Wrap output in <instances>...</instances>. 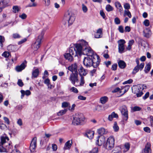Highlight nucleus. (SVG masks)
<instances>
[{
    "mask_svg": "<svg viewBox=\"0 0 153 153\" xmlns=\"http://www.w3.org/2000/svg\"><path fill=\"white\" fill-rule=\"evenodd\" d=\"M139 69L138 66H136L134 68L133 71L132 72V74H135L137 73L139 70Z\"/></svg>",
    "mask_w": 153,
    "mask_h": 153,
    "instance_id": "43",
    "label": "nucleus"
},
{
    "mask_svg": "<svg viewBox=\"0 0 153 153\" xmlns=\"http://www.w3.org/2000/svg\"><path fill=\"white\" fill-rule=\"evenodd\" d=\"M79 74L80 76H85L87 72L86 71L82 66L80 67L79 69Z\"/></svg>",
    "mask_w": 153,
    "mask_h": 153,
    "instance_id": "18",
    "label": "nucleus"
},
{
    "mask_svg": "<svg viewBox=\"0 0 153 153\" xmlns=\"http://www.w3.org/2000/svg\"><path fill=\"white\" fill-rule=\"evenodd\" d=\"M70 91L75 94H77L78 92V89L74 87H72L70 89Z\"/></svg>",
    "mask_w": 153,
    "mask_h": 153,
    "instance_id": "41",
    "label": "nucleus"
},
{
    "mask_svg": "<svg viewBox=\"0 0 153 153\" xmlns=\"http://www.w3.org/2000/svg\"><path fill=\"white\" fill-rule=\"evenodd\" d=\"M144 63L143 62L141 63L140 65L139 66V68L140 70H141L144 67Z\"/></svg>",
    "mask_w": 153,
    "mask_h": 153,
    "instance_id": "63",
    "label": "nucleus"
},
{
    "mask_svg": "<svg viewBox=\"0 0 153 153\" xmlns=\"http://www.w3.org/2000/svg\"><path fill=\"white\" fill-rule=\"evenodd\" d=\"M67 111V109H65L63 110L60 111L57 113V115L58 116H61L64 114Z\"/></svg>",
    "mask_w": 153,
    "mask_h": 153,
    "instance_id": "38",
    "label": "nucleus"
},
{
    "mask_svg": "<svg viewBox=\"0 0 153 153\" xmlns=\"http://www.w3.org/2000/svg\"><path fill=\"white\" fill-rule=\"evenodd\" d=\"M82 8L83 11L85 13H86L88 10V8L84 4H82Z\"/></svg>",
    "mask_w": 153,
    "mask_h": 153,
    "instance_id": "45",
    "label": "nucleus"
},
{
    "mask_svg": "<svg viewBox=\"0 0 153 153\" xmlns=\"http://www.w3.org/2000/svg\"><path fill=\"white\" fill-rule=\"evenodd\" d=\"M125 147L126 149V151H127L129 150L130 148V145L129 143H126L125 145Z\"/></svg>",
    "mask_w": 153,
    "mask_h": 153,
    "instance_id": "57",
    "label": "nucleus"
},
{
    "mask_svg": "<svg viewBox=\"0 0 153 153\" xmlns=\"http://www.w3.org/2000/svg\"><path fill=\"white\" fill-rule=\"evenodd\" d=\"M13 37L14 39L19 38H20L21 36L18 33H13Z\"/></svg>",
    "mask_w": 153,
    "mask_h": 153,
    "instance_id": "48",
    "label": "nucleus"
},
{
    "mask_svg": "<svg viewBox=\"0 0 153 153\" xmlns=\"http://www.w3.org/2000/svg\"><path fill=\"white\" fill-rule=\"evenodd\" d=\"M149 95V92H148L146 93L145 94V95L143 97V99L144 100L146 99L147 98Z\"/></svg>",
    "mask_w": 153,
    "mask_h": 153,
    "instance_id": "62",
    "label": "nucleus"
},
{
    "mask_svg": "<svg viewBox=\"0 0 153 153\" xmlns=\"http://www.w3.org/2000/svg\"><path fill=\"white\" fill-rule=\"evenodd\" d=\"M9 140L7 137H0V152H6L7 150L9 151L13 148L12 143H7Z\"/></svg>",
    "mask_w": 153,
    "mask_h": 153,
    "instance_id": "3",
    "label": "nucleus"
},
{
    "mask_svg": "<svg viewBox=\"0 0 153 153\" xmlns=\"http://www.w3.org/2000/svg\"><path fill=\"white\" fill-rule=\"evenodd\" d=\"M44 2V4L46 6H48L50 3V0H42Z\"/></svg>",
    "mask_w": 153,
    "mask_h": 153,
    "instance_id": "53",
    "label": "nucleus"
},
{
    "mask_svg": "<svg viewBox=\"0 0 153 153\" xmlns=\"http://www.w3.org/2000/svg\"><path fill=\"white\" fill-rule=\"evenodd\" d=\"M19 16L22 19H25L26 18L27 16L25 14L23 13L21 15H19Z\"/></svg>",
    "mask_w": 153,
    "mask_h": 153,
    "instance_id": "54",
    "label": "nucleus"
},
{
    "mask_svg": "<svg viewBox=\"0 0 153 153\" xmlns=\"http://www.w3.org/2000/svg\"><path fill=\"white\" fill-rule=\"evenodd\" d=\"M48 29V27L46 26L43 28L39 33L36 42L33 45V48L35 50H37L40 47L41 41L43 39L45 33Z\"/></svg>",
    "mask_w": 153,
    "mask_h": 153,
    "instance_id": "4",
    "label": "nucleus"
},
{
    "mask_svg": "<svg viewBox=\"0 0 153 153\" xmlns=\"http://www.w3.org/2000/svg\"><path fill=\"white\" fill-rule=\"evenodd\" d=\"M77 65L76 64H74L71 65L68 68V70L73 73H78L77 70Z\"/></svg>",
    "mask_w": 153,
    "mask_h": 153,
    "instance_id": "17",
    "label": "nucleus"
},
{
    "mask_svg": "<svg viewBox=\"0 0 153 153\" xmlns=\"http://www.w3.org/2000/svg\"><path fill=\"white\" fill-rule=\"evenodd\" d=\"M119 52L121 53L124 52L125 50L124 44L126 41L124 39H120L118 41Z\"/></svg>",
    "mask_w": 153,
    "mask_h": 153,
    "instance_id": "11",
    "label": "nucleus"
},
{
    "mask_svg": "<svg viewBox=\"0 0 153 153\" xmlns=\"http://www.w3.org/2000/svg\"><path fill=\"white\" fill-rule=\"evenodd\" d=\"M98 152V149L97 148H94L91 151L85 152L86 153H97Z\"/></svg>",
    "mask_w": 153,
    "mask_h": 153,
    "instance_id": "40",
    "label": "nucleus"
},
{
    "mask_svg": "<svg viewBox=\"0 0 153 153\" xmlns=\"http://www.w3.org/2000/svg\"><path fill=\"white\" fill-rule=\"evenodd\" d=\"M150 122L151 126L153 127V116H150Z\"/></svg>",
    "mask_w": 153,
    "mask_h": 153,
    "instance_id": "64",
    "label": "nucleus"
},
{
    "mask_svg": "<svg viewBox=\"0 0 153 153\" xmlns=\"http://www.w3.org/2000/svg\"><path fill=\"white\" fill-rule=\"evenodd\" d=\"M118 66L121 69H124L126 67V65L123 60H120L118 62Z\"/></svg>",
    "mask_w": 153,
    "mask_h": 153,
    "instance_id": "23",
    "label": "nucleus"
},
{
    "mask_svg": "<svg viewBox=\"0 0 153 153\" xmlns=\"http://www.w3.org/2000/svg\"><path fill=\"white\" fill-rule=\"evenodd\" d=\"M113 128L115 132H117L118 131L119 128L116 122H114V125L113 126Z\"/></svg>",
    "mask_w": 153,
    "mask_h": 153,
    "instance_id": "36",
    "label": "nucleus"
},
{
    "mask_svg": "<svg viewBox=\"0 0 153 153\" xmlns=\"http://www.w3.org/2000/svg\"><path fill=\"white\" fill-rule=\"evenodd\" d=\"M75 48L73 47H70L68 53L69 54L72 55H73L74 53H75V56H76L78 55H80L82 54V47L79 42V43L74 44Z\"/></svg>",
    "mask_w": 153,
    "mask_h": 153,
    "instance_id": "5",
    "label": "nucleus"
},
{
    "mask_svg": "<svg viewBox=\"0 0 153 153\" xmlns=\"http://www.w3.org/2000/svg\"><path fill=\"white\" fill-rule=\"evenodd\" d=\"M134 42V40H131L129 41L128 42V45L127 47L126 48V49L128 51H130L131 48V46Z\"/></svg>",
    "mask_w": 153,
    "mask_h": 153,
    "instance_id": "31",
    "label": "nucleus"
},
{
    "mask_svg": "<svg viewBox=\"0 0 153 153\" xmlns=\"http://www.w3.org/2000/svg\"><path fill=\"white\" fill-rule=\"evenodd\" d=\"M100 62L99 57H94L93 56H86L84 57L83 61L84 65L87 68L93 66L95 68L99 65Z\"/></svg>",
    "mask_w": 153,
    "mask_h": 153,
    "instance_id": "1",
    "label": "nucleus"
},
{
    "mask_svg": "<svg viewBox=\"0 0 153 153\" xmlns=\"http://www.w3.org/2000/svg\"><path fill=\"white\" fill-rule=\"evenodd\" d=\"M7 50L10 51H17L19 48L16 45H10L8 46Z\"/></svg>",
    "mask_w": 153,
    "mask_h": 153,
    "instance_id": "19",
    "label": "nucleus"
},
{
    "mask_svg": "<svg viewBox=\"0 0 153 153\" xmlns=\"http://www.w3.org/2000/svg\"><path fill=\"white\" fill-rule=\"evenodd\" d=\"M151 144L149 143H147L146 145L145 149L142 151V153H151Z\"/></svg>",
    "mask_w": 153,
    "mask_h": 153,
    "instance_id": "16",
    "label": "nucleus"
},
{
    "mask_svg": "<svg viewBox=\"0 0 153 153\" xmlns=\"http://www.w3.org/2000/svg\"><path fill=\"white\" fill-rule=\"evenodd\" d=\"M94 131H88L86 133V135L87 137L90 139H92L94 136Z\"/></svg>",
    "mask_w": 153,
    "mask_h": 153,
    "instance_id": "28",
    "label": "nucleus"
},
{
    "mask_svg": "<svg viewBox=\"0 0 153 153\" xmlns=\"http://www.w3.org/2000/svg\"><path fill=\"white\" fill-rule=\"evenodd\" d=\"M141 108L139 106H136L134 107L133 108V110L134 111H140L141 110Z\"/></svg>",
    "mask_w": 153,
    "mask_h": 153,
    "instance_id": "52",
    "label": "nucleus"
},
{
    "mask_svg": "<svg viewBox=\"0 0 153 153\" xmlns=\"http://www.w3.org/2000/svg\"><path fill=\"white\" fill-rule=\"evenodd\" d=\"M118 30L119 32L121 33H123L124 32L123 27V26L121 25L119 27Z\"/></svg>",
    "mask_w": 153,
    "mask_h": 153,
    "instance_id": "56",
    "label": "nucleus"
},
{
    "mask_svg": "<svg viewBox=\"0 0 153 153\" xmlns=\"http://www.w3.org/2000/svg\"><path fill=\"white\" fill-rule=\"evenodd\" d=\"M151 65L150 64H147L145 66L144 69V71L146 73H147L149 72L151 69Z\"/></svg>",
    "mask_w": 153,
    "mask_h": 153,
    "instance_id": "35",
    "label": "nucleus"
},
{
    "mask_svg": "<svg viewBox=\"0 0 153 153\" xmlns=\"http://www.w3.org/2000/svg\"><path fill=\"white\" fill-rule=\"evenodd\" d=\"M124 8L126 9V10H128L130 8V5L128 3H125L124 4Z\"/></svg>",
    "mask_w": 153,
    "mask_h": 153,
    "instance_id": "46",
    "label": "nucleus"
},
{
    "mask_svg": "<svg viewBox=\"0 0 153 153\" xmlns=\"http://www.w3.org/2000/svg\"><path fill=\"white\" fill-rule=\"evenodd\" d=\"M144 130L147 133H150L151 131L150 128L148 127H144L143 128Z\"/></svg>",
    "mask_w": 153,
    "mask_h": 153,
    "instance_id": "58",
    "label": "nucleus"
},
{
    "mask_svg": "<svg viewBox=\"0 0 153 153\" xmlns=\"http://www.w3.org/2000/svg\"><path fill=\"white\" fill-rule=\"evenodd\" d=\"M39 71L38 68L33 70L32 73V78H36L39 75Z\"/></svg>",
    "mask_w": 153,
    "mask_h": 153,
    "instance_id": "26",
    "label": "nucleus"
},
{
    "mask_svg": "<svg viewBox=\"0 0 153 153\" xmlns=\"http://www.w3.org/2000/svg\"><path fill=\"white\" fill-rule=\"evenodd\" d=\"M97 131L98 134L100 135L106 134L107 133V131L103 128H99L97 130Z\"/></svg>",
    "mask_w": 153,
    "mask_h": 153,
    "instance_id": "29",
    "label": "nucleus"
},
{
    "mask_svg": "<svg viewBox=\"0 0 153 153\" xmlns=\"http://www.w3.org/2000/svg\"><path fill=\"white\" fill-rule=\"evenodd\" d=\"M26 66V62L25 61L22 63L20 65L16 66L15 67V69L16 71L18 72H21L24 70Z\"/></svg>",
    "mask_w": 153,
    "mask_h": 153,
    "instance_id": "14",
    "label": "nucleus"
},
{
    "mask_svg": "<svg viewBox=\"0 0 153 153\" xmlns=\"http://www.w3.org/2000/svg\"><path fill=\"white\" fill-rule=\"evenodd\" d=\"M78 73H73L71 74L69 79L71 81V83L74 85L75 82L78 81Z\"/></svg>",
    "mask_w": 153,
    "mask_h": 153,
    "instance_id": "12",
    "label": "nucleus"
},
{
    "mask_svg": "<svg viewBox=\"0 0 153 153\" xmlns=\"http://www.w3.org/2000/svg\"><path fill=\"white\" fill-rule=\"evenodd\" d=\"M64 19L67 21L69 25H71L75 20L74 15L71 12H67L65 14Z\"/></svg>",
    "mask_w": 153,
    "mask_h": 153,
    "instance_id": "7",
    "label": "nucleus"
},
{
    "mask_svg": "<svg viewBox=\"0 0 153 153\" xmlns=\"http://www.w3.org/2000/svg\"><path fill=\"white\" fill-rule=\"evenodd\" d=\"M10 55V53L8 52H4L2 54V56H4L5 57H8Z\"/></svg>",
    "mask_w": 153,
    "mask_h": 153,
    "instance_id": "49",
    "label": "nucleus"
},
{
    "mask_svg": "<svg viewBox=\"0 0 153 153\" xmlns=\"http://www.w3.org/2000/svg\"><path fill=\"white\" fill-rule=\"evenodd\" d=\"M78 99L81 100H85L86 99V97H84L82 95H79L78 96Z\"/></svg>",
    "mask_w": 153,
    "mask_h": 153,
    "instance_id": "61",
    "label": "nucleus"
},
{
    "mask_svg": "<svg viewBox=\"0 0 153 153\" xmlns=\"http://www.w3.org/2000/svg\"><path fill=\"white\" fill-rule=\"evenodd\" d=\"M143 88L141 85H139L138 86L132 89V91L134 94H136L137 97H141L143 94L142 91L143 90Z\"/></svg>",
    "mask_w": 153,
    "mask_h": 153,
    "instance_id": "10",
    "label": "nucleus"
},
{
    "mask_svg": "<svg viewBox=\"0 0 153 153\" xmlns=\"http://www.w3.org/2000/svg\"><path fill=\"white\" fill-rule=\"evenodd\" d=\"M36 138L34 137L32 139L31 142L30 149L31 152H34L35 149L36 147Z\"/></svg>",
    "mask_w": 153,
    "mask_h": 153,
    "instance_id": "13",
    "label": "nucleus"
},
{
    "mask_svg": "<svg viewBox=\"0 0 153 153\" xmlns=\"http://www.w3.org/2000/svg\"><path fill=\"white\" fill-rule=\"evenodd\" d=\"M128 87L127 86H125L124 88H123L121 90V91H120V93H121L122 92H123L121 95H123L128 90V89L127 90V91H126V88Z\"/></svg>",
    "mask_w": 153,
    "mask_h": 153,
    "instance_id": "50",
    "label": "nucleus"
},
{
    "mask_svg": "<svg viewBox=\"0 0 153 153\" xmlns=\"http://www.w3.org/2000/svg\"><path fill=\"white\" fill-rule=\"evenodd\" d=\"M72 141L68 140L65 144L64 147V150H69L72 146Z\"/></svg>",
    "mask_w": 153,
    "mask_h": 153,
    "instance_id": "21",
    "label": "nucleus"
},
{
    "mask_svg": "<svg viewBox=\"0 0 153 153\" xmlns=\"http://www.w3.org/2000/svg\"><path fill=\"white\" fill-rule=\"evenodd\" d=\"M64 56L65 59L68 60L70 62H71L73 60L72 55L68 53H65L64 54Z\"/></svg>",
    "mask_w": 153,
    "mask_h": 153,
    "instance_id": "27",
    "label": "nucleus"
},
{
    "mask_svg": "<svg viewBox=\"0 0 153 153\" xmlns=\"http://www.w3.org/2000/svg\"><path fill=\"white\" fill-rule=\"evenodd\" d=\"M133 80L131 79H130L129 80L124 82L123 83V84H130L131 83L133 82Z\"/></svg>",
    "mask_w": 153,
    "mask_h": 153,
    "instance_id": "60",
    "label": "nucleus"
},
{
    "mask_svg": "<svg viewBox=\"0 0 153 153\" xmlns=\"http://www.w3.org/2000/svg\"><path fill=\"white\" fill-rule=\"evenodd\" d=\"M108 98L106 96H103L100 99V101L101 103L104 104L108 100Z\"/></svg>",
    "mask_w": 153,
    "mask_h": 153,
    "instance_id": "30",
    "label": "nucleus"
},
{
    "mask_svg": "<svg viewBox=\"0 0 153 153\" xmlns=\"http://www.w3.org/2000/svg\"><path fill=\"white\" fill-rule=\"evenodd\" d=\"M143 23L145 26H148L149 25V21L148 20L146 19L144 21Z\"/></svg>",
    "mask_w": 153,
    "mask_h": 153,
    "instance_id": "55",
    "label": "nucleus"
},
{
    "mask_svg": "<svg viewBox=\"0 0 153 153\" xmlns=\"http://www.w3.org/2000/svg\"><path fill=\"white\" fill-rule=\"evenodd\" d=\"M3 119L5 121V123H6L8 125L9 124L10 121L8 118L6 117H4Z\"/></svg>",
    "mask_w": 153,
    "mask_h": 153,
    "instance_id": "59",
    "label": "nucleus"
},
{
    "mask_svg": "<svg viewBox=\"0 0 153 153\" xmlns=\"http://www.w3.org/2000/svg\"><path fill=\"white\" fill-rule=\"evenodd\" d=\"M124 16H128L129 18H131V15L130 12L128 10H125L124 11V13L123 14Z\"/></svg>",
    "mask_w": 153,
    "mask_h": 153,
    "instance_id": "37",
    "label": "nucleus"
},
{
    "mask_svg": "<svg viewBox=\"0 0 153 153\" xmlns=\"http://www.w3.org/2000/svg\"><path fill=\"white\" fill-rule=\"evenodd\" d=\"M12 9L13 12L16 13H18L20 11V7L17 5L14 6L13 7Z\"/></svg>",
    "mask_w": 153,
    "mask_h": 153,
    "instance_id": "33",
    "label": "nucleus"
},
{
    "mask_svg": "<svg viewBox=\"0 0 153 153\" xmlns=\"http://www.w3.org/2000/svg\"><path fill=\"white\" fill-rule=\"evenodd\" d=\"M79 42L82 47V54L86 55V56H93L94 57L98 56L96 53H94L93 50L89 46H88V43L86 41L82 39L79 40Z\"/></svg>",
    "mask_w": 153,
    "mask_h": 153,
    "instance_id": "2",
    "label": "nucleus"
},
{
    "mask_svg": "<svg viewBox=\"0 0 153 153\" xmlns=\"http://www.w3.org/2000/svg\"><path fill=\"white\" fill-rule=\"evenodd\" d=\"M105 9L108 12L112 11L113 10V7L109 4H108L106 6Z\"/></svg>",
    "mask_w": 153,
    "mask_h": 153,
    "instance_id": "39",
    "label": "nucleus"
},
{
    "mask_svg": "<svg viewBox=\"0 0 153 153\" xmlns=\"http://www.w3.org/2000/svg\"><path fill=\"white\" fill-rule=\"evenodd\" d=\"M80 82L79 86H83L85 83L84 77L83 76H81L80 79Z\"/></svg>",
    "mask_w": 153,
    "mask_h": 153,
    "instance_id": "42",
    "label": "nucleus"
},
{
    "mask_svg": "<svg viewBox=\"0 0 153 153\" xmlns=\"http://www.w3.org/2000/svg\"><path fill=\"white\" fill-rule=\"evenodd\" d=\"M86 122V120L82 113L76 114L74 117L72 123L74 125H82Z\"/></svg>",
    "mask_w": 153,
    "mask_h": 153,
    "instance_id": "6",
    "label": "nucleus"
},
{
    "mask_svg": "<svg viewBox=\"0 0 153 153\" xmlns=\"http://www.w3.org/2000/svg\"><path fill=\"white\" fill-rule=\"evenodd\" d=\"M114 22L117 25H119L120 24V21L118 17H116L114 19Z\"/></svg>",
    "mask_w": 153,
    "mask_h": 153,
    "instance_id": "51",
    "label": "nucleus"
},
{
    "mask_svg": "<svg viewBox=\"0 0 153 153\" xmlns=\"http://www.w3.org/2000/svg\"><path fill=\"white\" fill-rule=\"evenodd\" d=\"M115 5L116 7L120 13H122L123 12V10L120 3L118 1L115 3Z\"/></svg>",
    "mask_w": 153,
    "mask_h": 153,
    "instance_id": "22",
    "label": "nucleus"
},
{
    "mask_svg": "<svg viewBox=\"0 0 153 153\" xmlns=\"http://www.w3.org/2000/svg\"><path fill=\"white\" fill-rule=\"evenodd\" d=\"M70 104L67 102H64L62 103V108H66Z\"/></svg>",
    "mask_w": 153,
    "mask_h": 153,
    "instance_id": "44",
    "label": "nucleus"
},
{
    "mask_svg": "<svg viewBox=\"0 0 153 153\" xmlns=\"http://www.w3.org/2000/svg\"><path fill=\"white\" fill-rule=\"evenodd\" d=\"M111 153H121L120 147L118 146L116 147L112 151Z\"/></svg>",
    "mask_w": 153,
    "mask_h": 153,
    "instance_id": "34",
    "label": "nucleus"
},
{
    "mask_svg": "<svg viewBox=\"0 0 153 153\" xmlns=\"http://www.w3.org/2000/svg\"><path fill=\"white\" fill-rule=\"evenodd\" d=\"M114 139L113 136H110L107 139L105 145L106 149L111 150L114 146Z\"/></svg>",
    "mask_w": 153,
    "mask_h": 153,
    "instance_id": "8",
    "label": "nucleus"
},
{
    "mask_svg": "<svg viewBox=\"0 0 153 153\" xmlns=\"http://www.w3.org/2000/svg\"><path fill=\"white\" fill-rule=\"evenodd\" d=\"M17 84L21 87L23 86L24 85L23 83L22 82V80L21 79H19L18 80Z\"/></svg>",
    "mask_w": 153,
    "mask_h": 153,
    "instance_id": "47",
    "label": "nucleus"
},
{
    "mask_svg": "<svg viewBox=\"0 0 153 153\" xmlns=\"http://www.w3.org/2000/svg\"><path fill=\"white\" fill-rule=\"evenodd\" d=\"M30 1L32 3H30L28 4L27 7H35L37 6V4L35 2V0H30Z\"/></svg>",
    "mask_w": 153,
    "mask_h": 153,
    "instance_id": "32",
    "label": "nucleus"
},
{
    "mask_svg": "<svg viewBox=\"0 0 153 153\" xmlns=\"http://www.w3.org/2000/svg\"><path fill=\"white\" fill-rule=\"evenodd\" d=\"M21 92L22 94L21 96V99H22L23 98L25 95L28 96L30 95L31 93L30 91L29 90H27L26 91H25L23 90H21Z\"/></svg>",
    "mask_w": 153,
    "mask_h": 153,
    "instance_id": "24",
    "label": "nucleus"
},
{
    "mask_svg": "<svg viewBox=\"0 0 153 153\" xmlns=\"http://www.w3.org/2000/svg\"><path fill=\"white\" fill-rule=\"evenodd\" d=\"M102 29L99 28L97 30V32L94 34V37L96 38H101L102 36Z\"/></svg>",
    "mask_w": 153,
    "mask_h": 153,
    "instance_id": "20",
    "label": "nucleus"
},
{
    "mask_svg": "<svg viewBox=\"0 0 153 153\" xmlns=\"http://www.w3.org/2000/svg\"><path fill=\"white\" fill-rule=\"evenodd\" d=\"M120 110L124 120L127 121L128 118V111L127 107L125 105L120 107Z\"/></svg>",
    "mask_w": 153,
    "mask_h": 153,
    "instance_id": "9",
    "label": "nucleus"
},
{
    "mask_svg": "<svg viewBox=\"0 0 153 153\" xmlns=\"http://www.w3.org/2000/svg\"><path fill=\"white\" fill-rule=\"evenodd\" d=\"M98 139L96 142V144L98 146H101L103 144L105 141V137L103 136H101L98 137Z\"/></svg>",
    "mask_w": 153,
    "mask_h": 153,
    "instance_id": "15",
    "label": "nucleus"
},
{
    "mask_svg": "<svg viewBox=\"0 0 153 153\" xmlns=\"http://www.w3.org/2000/svg\"><path fill=\"white\" fill-rule=\"evenodd\" d=\"M144 36L147 38H149L151 35V32L149 28H146L143 31Z\"/></svg>",
    "mask_w": 153,
    "mask_h": 153,
    "instance_id": "25",
    "label": "nucleus"
}]
</instances>
